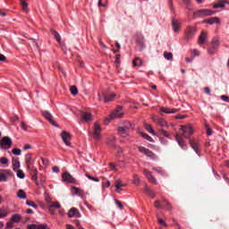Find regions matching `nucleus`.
I'll return each instance as SVG.
<instances>
[{
	"instance_id": "1",
	"label": "nucleus",
	"mask_w": 229,
	"mask_h": 229,
	"mask_svg": "<svg viewBox=\"0 0 229 229\" xmlns=\"http://www.w3.org/2000/svg\"><path fill=\"white\" fill-rule=\"evenodd\" d=\"M102 128L101 125H99V123H95L93 124V130L91 132H89V134L91 135V137L94 139V140H101V131H102Z\"/></svg>"
},
{
	"instance_id": "2",
	"label": "nucleus",
	"mask_w": 229,
	"mask_h": 229,
	"mask_svg": "<svg viewBox=\"0 0 229 229\" xmlns=\"http://www.w3.org/2000/svg\"><path fill=\"white\" fill-rule=\"evenodd\" d=\"M12 138L4 136L0 140V149L6 151L12 148Z\"/></svg>"
},
{
	"instance_id": "3",
	"label": "nucleus",
	"mask_w": 229,
	"mask_h": 229,
	"mask_svg": "<svg viewBox=\"0 0 229 229\" xmlns=\"http://www.w3.org/2000/svg\"><path fill=\"white\" fill-rule=\"evenodd\" d=\"M180 131L182 132V139H189L191 135H194V130L191 125H181Z\"/></svg>"
},
{
	"instance_id": "4",
	"label": "nucleus",
	"mask_w": 229,
	"mask_h": 229,
	"mask_svg": "<svg viewBox=\"0 0 229 229\" xmlns=\"http://www.w3.org/2000/svg\"><path fill=\"white\" fill-rule=\"evenodd\" d=\"M131 128V123H130V122H125L123 125L118 128V133L121 135V137L126 139V137H128V130H130Z\"/></svg>"
},
{
	"instance_id": "5",
	"label": "nucleus",
	"mask_w": 229,
	"mask_h": 229,
	"mask_svg": "<svg viewBox=\"0 0 229 229\" xmlns=\"http://www.w3.org/2000/svg\"><path fill=\"white\" fill-rule=\"evenodd\" d=\"M216 12L210 10V9H200L198 11H195L193 13L194 17H210V15H214Z\"/></svg>"
},
{
	"instance_id": "6",
	"label": "nucleus",
	"mask_w": 229,
	"mask_h": 229,
	"mask_svg": "<svg viewBox=\"0 0 229 229\" xmlns=\"http://www.w3.org/2000/svg\"><path fill=\"white\" fill-rule=\"evenodd\" d=\"M115 99V93L105 95V93H98V101H104V103H110Z\"/></svg>"
},
{
	"instance_id": "7",
	"label": "nucleus",
	"mask_w": 229,
	"mask_h": 229,
	"mask_svg": "<svg viewBox=\"0 0 229 229\" xmlns=\"http://www.w3.org/2000/svg\"><path fill=\"white\" fill-rule=\"evenodd\" d=\"M138 149L140 151V153H141L142 155H144L145 157H148V158H157V156H155V153H153V151H151L150 149L140 146L138 147Z\"/></svg>"
},
{
	"instance_id": "8",
	"label": "nucleus",
	"mask_w": 229,
	"mask_h": 229,
	"mask_svg": "<svg viewBox=\"0 0 229 229\" xmlns=\"http://www.w3.org/2000/svg\"><path fill=\"white\" fill-rule=\"evenodd\" d=\"M156 208H166L167 210H171V204L167 202L166 199H164L162 202L160 200H157L155 202Z\"/></svg>"
},
{
	"instance_id": "9",
	"label": "nucleus",
	"mask_w": 229,
	"mask_h": 229,
	"mask_svg": "<svg viewBox=\"0 0 229 229\" xmlns=\"http://www.w3.org/2000/svg\"><path fill=\"white\" fill-rule=\"evenodd\" d=\"M62 180L64 183H76V179L72 177L68 172L62 174Z\"/></svg>"
},
{
	"instance_id": "10",
	"label": "nucleus",
	"mask_w": 229,
	"mask_h": 229,
	"mask_svg": "<svg viewBox=\"0 0 229 229\" xmlns=\"http://www.w3.org/2000/svg\"><path fill=\"white\" fill-rule=\"evenodd\" d=\"M61 139L65 146H71V134L65 131L61 133Z\"/></svg>"
},
{
	"instance_id": "11",
	"label": "nucleus",
	"mask_w": 229,
	"mask_h": 229,
	"mask_svg": "<svg viewBox=\"0 0 229 229\" xmlns=\"http://www.w3.org/2000/svg\"><path fill=\"white\" fill-rule=\"evenodd\" d=\"M12 176H13L12 171L4 170L2 173H0V182H8V179Z\"/></svg>"
},
{
	"instance_id": "12",
	"label": "nucleus",
	"mask_w": 229,
	"mask_h": 229,
	"mask_svg": "<svg viewBox=\"0 0 229 229\" xmlns=\"http://www.w3.org/2000/svg\"><path fill=\"white\" fill-rule=\"evenodd\" d=\"M121 110H123V107H118L114 112L111 113L109 115L110 119H121L124 115V113Z\"/></svg>"
},
{
	"instance_id": "13",
	"label": "nucleus",
	"mask_w": 229,
	"mask_h": 229,
	"mask_svg": "<svg viewBox=\"0 0 229 229\" xmlns=\"http://www.w3.org/2000/svg\"><path fill=\"white\" fill-rule=\"evenodd\" d=\"M196 31H198V29H196V27L187 28L185 31L187 40H191V38H192V37L196 35Z\"/></svg>"
},
{
	"instance_id": "14",
	"label": "nucleus",
	"mask_w": 229,
	"mask_h": 229,
	"mask_svg": "<svg viewBox=\"0 0 229 229\" xmlns=\"http://www.w3.org/2000/svg\"><path fill=\"white\" fill-rule=\"evenodd\" d=\"M161 115H164V114H178L180 112L179 109L176 108H170V107H161L159 110Z\"/></svg>"
},
{
	"instance_id": "15",
	"label": "nucleus",
	"mask_w": 229,
	"mask_h": 229,
	"mask_svg": "<svg viewBox=\"0 0 229 229\" xmlns=\"http://www.w3.org/2000/svg\"><path fill=\"white\" fill-rule=\"evenodd\" d=\"M143 174H145V176L148 178V182H150V183H154V185H157L158 182L157 181V179L155 178V176H153V174H151V172L148 171V170H144Z\"/></svg>"
},
{
	"instance_id": "16",
	"label": "nucleus",
	"mask_w": 229,
	"mask_h": 229,
	"mask_svg": "<svg viewBox=\"0 0 229 229\" xmlns=\"http://www.w3.org/2000/svg\"><path fill=\"white\" fill-rule=\"evenodd\" d=\"M152 120L154 123H157L158 126H161L162 128H165L167 126V122H165L163 118H160L157 115L152 117Z\"/></svg>"
},
{
	"instance_id": "17",
	"label": "nucleus",
	"mask_w": 229,
	"mask_h": 229,
	"mask_svg": "<svg viewBox=\"0 0 229 229\" xmlns=\"http://www.w3.org/2000/svg\"><path fill=\"white\" fill-rule=\"evenodd\" d=\"M62 207L58 202H50L48 203V210L52 216H55V208H60Z\"/></svg>"
},
{
	"instance_id": "18",
	"label": "nucleus",
	"mask_w": 229,
	"mask_h": 229,
	"mask_svg": "<svg viewBox=\"0 0 229 229\" xmlns=\"http://www.w3.org/2000/svg\"><path fill=\"white\" fill-rule=\"evenodd\" d=\"M190 146L193 148L197 155H199V142H198L196 140H190Z\"/></svg>"
},
{
	"instance_id": "19",
	"label": "nucleus",
	"mask_w": 229,
	"mask_h": 229,
	"mask_svg": "<svg viewBox=\"0 0 229 229\" xmlns=\"http://www.w3.org/2000/svg\"><path fill=\"white\" fill-rule=\"evenodd\" d=\"M81 119H82V121H85L86 123H89L90 121H93L94 116L92 115V114H90L89 112H82L81 113Z\"/></svg>"
},
{
	"instance_id": "20",
	"label": "nucleus",
	"mask_w": 229,
	"mask_h": 229,
	"mask_svg": "<svg viewBox=\"0 0 229 229\" xmlns=\"http://www.w3.org/2000/svg\"><path fill=\"white\" fill-rule=\"evenodd\" d=\"M172 26L175 33H178V31H180V28H182V24L180 23V21H178V20L175 19H173Z\"/></svg>"
},
{
	"instance_id": "21",
	"label": "nucleus",
	"mask_w": 229,
	"mask_h": 229,
	"mask_svg": "<svg viewBox=\"0 0 229 229\" xmlns=\"http://www.w3.org/2000/svg\"><path fill=\"white\" fill-rule=\"evenodd\" d=\"M13 162V171H17L21 167V161H19L18 157H13L12 158Z\"/></svg>"
},
{
	"instance_id": "22",
	"label": "nucleus",
	"mask_w": 229,
	"mask_h": 229,
	"mask_svg": "<svg viewBox=\"0 0 229 229\" xmlns=\"http://www.w3.org/2000/svg\"><path fill=\"white\" fill-rule=\"evenodd\" d=\"M175 140L178 142L179 146L182 148V149H187V144L183 142V139L180 135H175Z\"/></svg>"
},
{
	"instance_id": "23",
	"label": "nucleus",
	"mask_w": 229,
	"mask_h": 229,
	"mask_svg": "<svg viewBox=\"0 0 229 229\" xmlns=\"http://www.w3.org/2000/svg\"><path fill=\"white\" fill-rule=\"evenodd\" d=\"M43 116L46 117V119L49 121V123H51L53 126H56V124L55 123V121H53V114L51 113L45 111L43 112Z\"/></svg>"
},
{
	"instance_id": "24",
	"label": "nucleus",
	"mask_w": 229,
	"mask_h": 229,
	"mask_svg": "<svg viewBox=\"0 0 229 229\" xmlns=\"http://www.w3.org/2000/svg\"><path fill=\"white\" fill-rule=\"evenodd\" d=\"M25 162L27 167H30V165H35V161L31 159V154H27L25 156Z\"/></svg>"
},
{
	"instance_id": "25",
	"label": "nucleus",
	"mask_w": 229,
	"mask_h": 229,
	"mask_svg": "<svg viewBox=\"0 0 229 229\" xmlns=\"http://www.w3.org/2000/svg\"><path fill=\"white\" fill-rule=\"evenodd\" d=\"M207 42V33L202 31L199 37V46H203Z\"/></svg>"
},
{
	"instance_id": "26",
	"label": "nucleus",
	"mask_w": 229,
	"mask_h": 229,
	"mask_svg": "<svg viewBox=\"0 0 229 229\" xmlns=\"http://www.w3.org/2000/svg\"><path fill=\"white\" fill-rule=\"evenodd\" d=\"M74 216L80 217V211L76 208H72L68 212V217H74Z\"/></svg>"
},
{
	"instance_id": "27",
	"label": "nucleus",
	"mask_w": 229,
	"mask_h": 229,
	"mask_svg": "<svg viewBox=\"0 0 229 229\" xmlns=\"http://www.w3.org/2000/svg\"><path fill=\"white\" fill-rule=\"evenodd\" d=\"M207 24H221V19L219 17H212L206 21Z\"/></svg>"
},
{
	"instance_id": "28",
	"label": "nucleus",
	"mask_w": 229,
	"mask_h": 229,
	"mask_svg": "<svg viewBox=\"0 0 229 229\" xmlns=\"http://www.w3.org/2000/svg\"><path fill=\"white\" fill-rule=\"evenodd\" d=\"M226 3H228V1H225V0H220L217 3L213 4V8L217 9V8H225Z\"/></svg>"
},
{
	"instance_id": "29",
	"label": "nucleus",
	"mask_w": 229,
	"mask_h": 229,
	"mask_svg": "<svg viewBox=\"0 0 229 229\" xmlns=\"http://www.w3.org/2000/svg\"><path fill=\"white\" fill-rule=\"evenodd\" d=\"M27 170L29 171L30 174H38V170L35 167L34 165L30 166H27Z\"/></svg>"
},
{
	"instance_id": "30",
	"label": "nucleus",
	"mask_w": 229,
	"mask_h": 229,
	"mask_svg": "<svg viewBox=\"0 0 229 229\" xmlns=\"http://www.w3.org/2000/svg\"><path fill=\"white\" fill-rule=\"evenodd\" d=\"M153 171H156L157 174H161V176H165L167 174L165 173V170H164L162 167H153Z\"/></svg>"
},
{
	"instance_id": "31",
	"label": "nucleus",
	"mask_w": 229,
	"mask_h": 229,
	"mask_svg": "<svg viewBox=\"0 0 229 229\" xmlns=\"http://www.w3.org/2000/svg\"><path fill=\"white\" fill-rule=\"evenodd\" d=\"M132 65L133 67H141L142 65V60L139 57H136L133 61H132Z\"/></svg>"
},
{
	"instance_id": "32",
	"label": "nucleus",
	"mask_w": 229,
	"mask_h": 229,
	"mask_svg": "<svg viewBox=\"0 0 229 229\" xmlns=\"http://www.w3.org/2000/svg\"><path fill=\"white\" fill-rule=\"evenodd\" d=\"M14 173H16L17 177L21 180H24V178H26V174H24V172L21 169L14 171Z\"/></svg>"
},
{
	"instance_id": "33",
	"label": "nucleus",
	"mask_w": 229,
	"mask_h": 229,
	"mask_svg": "<svg viewBox=\"0 0 229 229\" xmlns=\"http://www.w3.org/2000/svg\"><path fill=\"white\" fill-rule=\"evenodd\" d=\"M72 191L73 194H76L77 196H81L83 194V191L80 188H76L74 186L72 187Z\"/></svg>"
},
{
	"instance_id": "34",
	"label": "nucleus",
	"mask_w": 229,
	"mask_h": 229,
	"mask_svg": "<svg viewBox=\"0 0 229 229\" xmlns=\"http://www.w3.org/2000/svg\"><path fill=\"white\" fill-rule=\"evenodd\" d=\"M144 191L150 196V198L154 199L155 198V193L151 191V188H149L148 185L145 186Z\"/></svg>"
},
{
	"instance_id": "35",
	"label": "nucleus",
	"mask_w": 229,
	"mask_h": 229,
	"mask_svg": "<svg viewBox=\"0 0 229 229\" xmlns=\"http://www.w3.org/2000/svg\"><path fill=\"white\" fill-rule=\"evenodd\" d=\"M52 35L55 37V40H57L58 44L62 43V37L60 34L55 30L52 31Z\"/></svg>"
},
{
	"instance_id": "36",
	"label": "nucleus",
	"mask_w": 229,
	"mask_h": 229,
	"mask_svg": "<svg viewBox=\"0 0 229 229\" xmlns=\"http://www.w3.org/2000/svg\"><path fill=\"white\" fill-rule=\"evenodd\" d=\"M132 183L138 187V185H140V179L139 178V175L134 174Z\"/></svg>"
},
{
	"instance_id": "37",
	"label": "nucleus",
	"mask_w": 229,
	"mask_h": 229,
	"mask_svg": "<svg viewBox=\"0 0 229 229\" xmlns=\"http://www.w3.org/2000/svg\"><path fill=\"white\" fill-rule=\"evenodd\" d=\"M21 5L22 7V10L25 13H28V12H30V9L28 8V4L24 1L21 2Z\"/></svg>"
},
{
	"instance_id": "38",
	"label": "nucleus",
	"mask_w": 229,
	"mask_h": 229,
	"mask_svg": "<svg viewBox=\"0 0 229 229\" xmlns=\"http://www.w3.org/2000/svg\"><path fill=\"white\" fill-rule=\"evenodd\" d=\"M17 196L20 198V199H26V192H24L22 190H19Z\"/></svg>"
},
{
	"instance_id": "39",
	"label": "nucleus",
	"mask_w": 229,
	"mask_h": 229,
	"mask_svg": "<svg viewBox=\"0 0 229 229\" xmlns=\"http://www.w3.org/2000/svg\"><path fill=\"white\" fill-rule=\"evenodd\" d=\"M13 155H15L16 157H21L22 150L21 148H14L12 150Z\"/></svg>"
},
{
	"instance_id": "40",
	"label": "nucleus",
	"mask_w": 229,
	"mask_h": 229,
	"mask_svg": "<svg viewBox=\"0 0 229 229\" xmlns=\"http://www.w3.org/2000/svg\"><path fill=\"white\" fill-rule=\"evenodd\" d=\"M11 221H13V223H19V221H21V216H19V214L13 215Z\"/></svg>"
},
{
	"instance_id": "41",
	"label": "nucleus",
	"mask_w": 229,
	"mask_h": 229,
	"mask_svg": "<svg viewBox=\"0 0 229 229\" xmlns=\"http://www.w3.org/2000/svg\"><path fill=\"white\" fill-rule=\"evenodd\" d=\"M145 130H147V131H148L149 133H151V135H156L155 131H153V127H151L149 124H145Z\"/></svg>"
},
{
	"instance_id": "42",
	"label": "nucleus",
	"mask_w": 229,
	"mask_h": 229,
	"mask_svg": "<svg viewBox=\"0 0 229 229\" xmlns=\"http://www.w3.org/2000/svg\"><path fill=\"white\" fill-rule=\"evenodd\" d=\"M141 137H143V139H146V140H148V142H153V138H151L149 135L141 132L140 133Z\"/></svg>"
},
{
	"instance_id": "43",
	"label": "nucleus",
	"mask_w": 229,
	"mask_h": 229,
	"mask_svg": "<svg viewBox=\"0 0 229 229\" xmlns=\"http://www.w3.org/2000/svg\"><path fill=\"white\" fill-rule=\"evenodd\" d=\"M70 90L72 96L78 95V88H76V86H72Z\"/></svg>"
},
{
	"instance_id": "44",
	"label": "nucleus",
	"mask_w": 229,
	"mask_h": 229,
	"mask_svg": "<svg viewBox=\"0 0 229 229\" xmlns=\"http://www.w3.org/2000/svg\"><path fill=\"white\" fill-rule=\"evenodd\" d=\"M164 56L165 60H173V53L165 52Z\"/></svg>"
},
{
	"instance_id": "45",
	"label": "nucleus",
	"mask_w": 229,
	"mask_h": 229,
	"mask_svg": "<svg viewBox=\"0 0 229 229\" xmlns=\"http://www.w3.org/2000/svg\"><path fill=\"white\" fill-rule=\"evenodd\" d=\"M26 205H28V207H32V208H38L37 204H35V202H33L31 200H28L26 202Z\"/></svg>"
},
{
	"instance_id": "46",
	"label": "nucleus",
	"mask_w": 229,
	"mask_h": 229,
	"mask_svg": "<svg viewBox=\"0 0 229 229\" xmlns=\"http://www.w3.org/2000/svg\"><path fill=\"white\" fill-rule=\"evenodd\" d=\"M86 178H88L89 180H91L92 182H99V179H98V178L92 177V175L88 174H86Z\"/></svg>"
},
{
	"instance_id": "47",
	"label": "nucleus",
	"mask_w": 229,
	"mask_h": 229,
	"mask_svg": "<svg viewBox=\"0 0 229 229\" xmlns=\"http://www.w3.org/2000/svg\"><path fill=\"white\" fill-rule=\"evenodd\" d=\"M0 164H2V165H6L8 164V158L4 157H0Z\"/></svg>"
},
{
	"instance_id": "48",
	"label": "nucleus",
	"mask_w": 229,
	"mask_h": 229,
	"mask_svg": "<svg viewBox=\"0 0 229 229\" xmlns=\"http://www.w3.org/2000/svg\"><path fill=\"white\" fill-rule=\"evenodd\" d=\"M114 203L118 207V208H120V210H123V207L121 201H119L117 199H114Z\"/></svg>"
},
{
	"instance_id": "49",
	"label": "nucleus",
	"mask_w": 229,
	"mask_h": 229,
	"mask_svg": "<svg viewBox=\"0 0 229 229\" xmlns=\"http://www.w3.org/2000/svg\"><path fill=\"white\" fill-rule=\"evenodd\" d=\"M8 216V212L5 209H0V217H6Z\"/></svg>"
},
{
	"instance_id": "50",
	"label": "nucleus",
	"mask_w": 229,
	"mask_h": 229,
	"mask_svg": "<svg viewBox=\"0 0 229 229\" xmlns=\"http://www.w3.org/2000/svg\"><path fill=\"white\" fill-rule=\"evenodd\" d=\"M123 181L121 179H117L114 182V187H122Z\"/></svg>"
},
{
	"instance_id": "51",
	"label": "nucleus",
	"mask_w": 229,
	"mask_h": 229,
	"mask_svg": "<svg viewBox=\"0 0 229 229\" xmlns=\"http://www.w3.org/2000/svg\"><path fill=\"white\" fill-rule=\"evenodd\" d=\"M30 174L33 182H37V180H38V174Z\"/></svg>"
},
{
	"instance_id": "52",
	"label": "nucleus",
	"mask_w": 229,
	"mask_h": 229,
	"mask_svg": "<svg viewBox=\"0 0 229 229\" xmlns=\"http://www.w3.org/2000/svg\"><path fill=\"white\" fill-rule=\"evenodd\" d=\"M38 229H47V225L46 224L37 225Z\"/></svg>"
},
{
	"instance_id": "53",
	"label": "nucleus",
	"mask_w": 229,
	"mask_h": 229,
	"mask_svg": "<svg viewBox=\"0 0 229 229\" xmlns=\"http://www.w3.org/2000/svg\"><path fill=\"white\" fill-rule=\"evenodd\" d=\"M191 53H192L193 56H199V50H198V49H193L191 51Z\"/></svg>"
},
{
	"instance_id": "54",
	"label": "nucleus",
	"mask_w": 229,
	"mask_h": 229,
	"mask_svg": "<svg viewBox=\"0 0 229 229\" xmlns=\"http://www.w3.org/2000/svg\"><path fill=\"white\" fill-rule=\"evenodd\" d=\"M220 98H221L222 101H225V103H226L229 99V97L226 95H222Z\"/></svg>"
},
{
	"instance_id": "55",
	"label": "nucleus",
	"mask_w": 229,
	"mask_h": 229,
	"mask_svg": "<svg viewBox=\"0 0 229 229\" xmlns=\"http://www.w3.org/2000/svg\"><path fill=\"white\" fill-rule=\"evenodd\" d=\"M115 187V192H117L118 194H121V192H123V188L121 186H114Z\"/></svg>"
},
{
	"instance_id": "56",
	"label": "nucleus",
	"mask_w": 229,
	"mask_h": 229,
	"mask_svg": "<svg viewBox=\"0 0 229 229\" xmlns=\"http://www.w3.org/2000/svg\"><path fill=\"white\" fill-rule=\"evenodd\" d=\"M161 135H163V137H165L166 139H169V134L164 130L161 131Z\"/></svg>"
},
{
	"instance_id": "57",
	"label": "nucleus",
	"mask_w": 229,
	"mask_h": 229,
	"mask_svg": "<svg viewBox=\"0 0 229 229\" xmlns=\"http://www.w3.org/2000/svg\"><path fill=\"white\" fill-rule=\"evenodd\" d=\"M157 221H158L159 225H162L163 226H166L165 221H164V219L158 218Z\"/></svg>"
},
{
	"instance_id": "58",
	"label": "nucleus",
	"mask_w": 229,
	"mask_h": 229,
	"mask_svg": "<svg viewBox=\"0 0 229 229\" xmlns=\"http://www.w3.org/2000/svg\"><path fill=\"white\" fill-rule=\"evenodd\" d=\"M214 47H219V40L216 39L213 41Z\"/></svg>"
},
{
	"instance_id": "59",
	"label": "nucleus",
	"mask_w": 229,
	"mask_h": 229,
	"mask_svg": "<svg viewBox=\"0 0 229 229\" xmlns=\"http://www.w3.org/2000/svg\"><path fill=\"white\" fill-rule=\"evenodd\" d=\"M103 187H106V189H108V187H110V181H106V182H103Z\"/></svg>"
},
{
	"instance_id": "60",
	"label": "nucleus",
	"mask_w": 229,
	"mask_h": 229,
	"mask_svg": "<svg viewBox=\"0 0 229 229\" xmlns=\"http://www.w3.org/2000/svg\"><path fill=\"white\" fill-rule=\"evenodd\" d=\"M23 149H24V151H27V149H31V145H30V144L24 145Z\"/></svg>"
},
{
	"instance_id": "61",
	"label": "nucleus",
	"mask_w": 229,
	"mask_h": 229,
	"mask_svg": "<svg viewBox=\"0 0 229 229\" xmlns=\"http://www.w3.org/2000/svg\"><path fill=\"white\" fill-rule=\"evenodd\" d=\"M175 119H185V115L184 114H177V115H175Z\"/></svg>"
},
{
	"instance_id": "62",
	"label": "nucleus",
	"mask_w": 229,
	"mask_h": 229,
	"mask_svg": "<svg viewBox=\"0 0 229 229\" xmlns=\"http://www.w3.org/2000/svg\"><path fill=\"white\" fill-rule=\"evenodd\" d=\"M85 207L89 208V210H92V205L89 204L88 202H84Z\"/></svg>"
},
{
	"instance_id": "63",
	"label": "nucleus",
	"mask_w": 229,
	"mask_h": 229,
	"mask_svg": "<svg viewBox=\"0 0 229 229\" xmlns=\"http://www.w3.org/2000/svg\"><path fill=\"white\" fill-rule=\"evenodd\" d=\"M28 229H38L37 225H30Z\"/></svg>"
},
{
	"instance_id": "64",
	"label": "nucleus",
	"mask_w": 229,
	"mask_h": 229,
	"mask_svg": "<svg viewBox=\"0 0 229 229\" xmlns=\"http://www.w3.org/2000/svg\"><path fill=\"white\" fill-rule=\"evenodd\" d=\"M66 229H74V226L71 225H66Z\"/></svg>"
}]
</instances>
